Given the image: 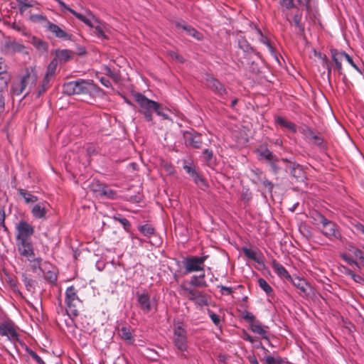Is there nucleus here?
I'll return each instance as SVG.
<instances>
[{
    "instance_id": "obj_43",
    "label": "nucleus",
    "mask_w": 364,
    "mask_h": 364,
    "mask_svg": "<svg viewBox=\"0 0 364 364\" xmlns=\"http://www.w3.org/2000/svg\"><path fill=\"white\" fill-rule=\"evenodd\" d=\"M139 230L145 236H149L154 233V228L148 224L140 226Z\"/></svg>"
},
{
    "instance_id": "obj_41",
    "label": "nucleus",
    "mask_w": 364,
    "mask_h": 364,
    "mask_svg": "<svg viewBox=\"0 0 364 364\" xmlns=\"http://www.w3.org/2000/svg\"><path fill=\"white\" fill-rule=\"evenodd\" d=\"M6 47L9 51L11 52H21L24 48L22 45L16 43L15 42H8L6 44Z\"/></svg>"
},
{
    "instance_id": "obj_8",
    "label": "nucleus",
    "mask_w": 364,
    "mask_h": 364,
    "mask_svg": "<svg viewBox=\"0 0 364 364\" xmlns=\"http://www.w3.org/2000/svg\"><path fill=\"white\" fill-rule=\"evenodd\" d=\"M320 221L322 224V233L328 239H340L341 234L338 228V226L333 222L328 220L324 216H320Z\"/></svg>"
},
{
    "instance_id": "obj_49",
    "label": "nucleus",
    "mask_w": 364,
    "mask_h": 364,
    "mask_svg": "<svg viewBox=\"0 0 364 364\" xmlns=\"http://www.w3.org/2000/svg\"><path fill=\"white\" fill-rule=\"evenodd\" d=\"M242 318L246 321L250 323V326L252 325V323L257 321L255 316L251 312L249 311H245L242 315Z\"/></svg>"
},
{
    "instance_id": "obj_57",
    "label": "nucleus",
    "mask_w": 364,
    "mask_h": 364,
    "mask_svg": "<svg viewBox=\"0 0 364 364\" xmlns=\"http://www.w3.org/2000/svg\"><path fill=\"white\" fill-rule=\"evenodd\" d=\"M348 274L351 277V278L358 283H361L362 282H364V278L361 276L355 274L353 271L348 270Z\"/></svg>"
},
{
    "instance_id": "obj_32",
    "label": "nucleus",
    "mask_w": 364,
    "mask_h": 364,
    "mask_svg": "<svg viewBox=\"0 0 364 364\" xmlns=\"http://www.w3.org/2000/svg\"><path fill=\"white\" fill-rule=\"evenodd\" d=\"M51 79L52 78L48 77V76H44V77L38 89V92H37L38 97L41 96L50 87Z\"/></svg>"
},
{
    "instance_id": "obj_55",
    "label": "nucleus",
    "mask_w": 364,
    "mask_h": 364,
    "mask_svg": "<svg viewBox=\"0 0 364 364\" xmlns=\"http://www.w3.org/2000/svg\"><path fill=\"white\" fill-rule=\"evenodd\" d=\"M257 33H258V35L260 36V38H261V41H262L264 44H265V45L268 47V48H269L270 50H272V46H271L270 43L269 42L268 39H267V38H265V37L263 36V34H262V33L261 30H260V29H257Z\"/></svg>"
},
{
    "instance_id": "obj_34",
    "label": "nucleus",
    "mask_w": 364,
    "mask_h": 364,
    "mask_svg": "<svg viewBox=\"0 0 364 364\" xmlns=\"http://www.w3.org/2000/svg\"><path fill=\"white\" fill-rule=\"evenodd\" d=\"M101 191L102 192L100 197H105L109 199H114L117 197V192L107 185H105Z\"/></svg>"
},
{
    "instance_id": "obj_60",
    "label": "nucleus",
    "mask_w": 364,
    "mask_h": 364,
    "mask_svg": "<svg viewBox=\"0 0 364 364\" xmlns=\"http://www.w3.org/2000/svg\"><path fill=\"white\" fill-rule=\"evenodd\" d=\"M341 257L343 260H345L348 264L350 265H355L356 267H359L358 262L350 258L346 255H342Z\"/></svg>"
},
{
    "instance_id": "obj_4",
    "label": "nucleus",
    "mask_w": 364,
    "mask_h": 364,
    "mask_svg": "<svg viewBox=\"0 0 364 364\" xmlns=\"http://www.w3.org/2000/svg\"><path fill=\"white\" fill-rule=\"evenodd\" d=\"M180 289L181 291V294L193 302L196 306L202 307L208 305V296L203 291L187 287L185 285H181Z\"/></svg>"
},
{
    "instance_id": "obj_10",
    "label": "nucleus",
    "mask_w": 364,
    "mask_h": 364,
    "mask_svg": "<svg viewBox=\"0 0 364 364\" xmlns=\"http://www.w3.org/2000/svg\"><path fill=\"white\" fill-rule=\"evenodd\" d=\"M16 245L20 256L26 259H29L35 256L36 254L32 239L17 240L16 241Z\"/></svg>"
},
{
    "instance_id": "obj_63",
    "label": "nucleus",
    "mask_w": 364,
    "mask_h": 364,
    "mask_svg": "<svg viewBox=\"0 0 364 364\" xmlns=\"http://www.w3.org/2000/svg\"><path fill=\"white\" fill-rule=\"evenodd\" d=\"M169 55L173 58V59H176V60H178V62L180 63H183V58L182 56H181L179 54H178L177 53L174 52V51H171L169 52Z\"/></svg>"
},
{
    "instance_id": "obj_21",
    "label": "nucleus",
    "mask_w": 364,
    "mask_h": 364,
    "mask_svg": "<svg viewBox=\"0 0 364 364\" xmlns=\"http://www.w3.org/2000/svg\"><path fill=\"white\" fill-rule=\"evenodd\" d=\"M331 58L335 63L336 68L340 75L343 74L342 60L346 59V53L343 51H338L336 49L331 50Z\"/></svg>"
},
{
    "instance_id": "obj_19",
    "label": "nucleus",
    "mask_w": 364,
    "mask_h": 364,
    "mask_svg": "<svg viewBox=\"0 0 364 364\" xmlns=\"http://www.w3.org/2000/svg\"><path fill=\"white\" fill-rule=\"evenodd\" d=\"M48 31L51 32L56 38L63 40H70L71 35L68 34L66 31L60 28L58 25L47 21L46 26Z\"/></svg>"
},
{
    "instance_id": "obj_12",
    "label": "nucleus",
    "mask_w": 364,
    "mask_h": 364,
    "mask_svg": "<svg viewBox=\"0 0 364 364\" xmlns=\"http://www.w3.org/2000/svg\"><path fill=\"white\" fill-rule=\"evenodd\" d=\"M49 210L50 204L47 201L43 200L35 204L32 207L31 213L35 219L46 220Z\"/></svg>"
},
{
    "instance_id": "obj_42",
    "label": "nucleus",
    "mask_w": 364,
    "mask_h": 364,
    "mask_svg": "<svg viewBox=\"0 0 364 364\" xmlns=\"http://www.w3.org/2000/svg\"><path fill=\"white\" fill-rule=\"evenodd\" d=\"M242 252L247 258L255 262H259V260L257 257V253L247 247H242Z\"/></svg>"
},
{
    "instance_id": "obj_1",
    "label": "nucleus",
    "mask_w": 364,
    "mask_h": 364,
    "mask_svg": "<svg viewBox=\"0 0 364 364\" xmlns=\"http://www.w3.org/2000/svg\"><path fill=\"white\" fill-rule=\"evenodd\" d=\"M135 101L139 106V112L144 115L147 122H151L153 119L152 113L154 112L157 115L162 117L164 119H168V114L164 112L162 105L147 98L144 95L136 92L134 95Z\"/></svg>"
},
{
    "instance_id": "obj_36",
    "label": "nucleus",
    "mask_w": 364,
    "mask_h": 364,
    "mask_svg": "<svg viewBox=\"0 0 364 364\" xmlns=\"http://www.w3.org/2000/svg\"><path fill=\"white\" fill-rule=\"evenodd\" d=\"M31 264V267L33 272H36L37 269H41V258L36 257V255L33 257H31L29 259H26Z\"/></svg>"
},
{
    "instance_id": "obj_22",
    "label": "nucleus",
    "mask_w": 364,
    "mask_h": 364,
    "mask_svg": "<svg viewBox=\"0 0 364 364\" xmlns=\"http://www.w3.org/2000/svg\"><path fill=\"white\" fill-rule=\"evenodd\" d=\"M301 132L307 139L312 141L315 144L320 146L323 144V140L320 134L316 133L310 127H305L302 128Z\"/></svg>"
},
{
    "instance_id": "obj_2",
    "label": "nucleus",
    "mask_w": 364,
    "mask_h": 364,
    "mask_svg": "<svg viewBox=\"0 0 364 364\" xmlns=\"http://www.w3.org/2000/svg\"><path fill=\"white\" fill-rule=\"evenodd\" d=\"M98 90V87L92 80H79L66 82L63 86V91L68 95H92Z\"/></svg>"
},
{
    "instance_id": "obj_9",
    "label": "nucleus",
    "mask_w": 364,
    "mask_h": 364,
    "mask_svg": "<svg viewBox=\"0 0 364 364\" xmlns=\"http://www.w3.org/2000/svg\"><path fill=\"white\" fill-rule=\"evenodd\" d=\"M18 327L11 321H6L0 323V336H6L11 342L18 341Z\"/></svg>"
},
{
    "instance_id": "obj_7",
    "label": "nucleus",
    "mask_w": 364,
    "mask_h": 364,
    "mask_svg": "<svg viewBox=\"0 0 364 364\" xmlns=\"http://www.w3.org/2000/svg\"><path fill=\"white\" fill-rule=\"evenodd\" d=\"M16 241L31 240L35 232L34 227L25 220H19L15 225Z\"/></svg>"
},
{
    "instance_id": "obj_51",
    "label": "nucleus",
    "mask_w": 364,
    "mask_h": 364,
    "mask_svg": "<svg viewBox=\"0 0 364 364\" xmlns=\"http://www.w3.org/2000/svg\"><path fill=\"white\" fill-rule=\"evenodd\" d=\"M278 161H279V159L277 157H274V159L273 160H271L269 162L272 172L276 174L278 173L280 170V168L277 165Z\"/></svg>"
},
{
    "instance_id": "obj_26",
    "label": "nucleus",
    "mask_w": 364,
    "mask_h": 364,
    "mask_svg": "<svg viewBox=\"0 0 364 364\" xmlns=\"http://www.w3.org/2000/svg\"><path fill=\"white\" fill-rule=\"evenodd\" d=\"M272 267L274 271V272L279 277H282V278H286L288 280L289 279H291V275L289 274V272H287V270L285 269V267L282 264H280L279 262H278L277 261H276L275 259H274L272 262Z\"/></svg>"
},
{
    "instance_id": "obj_29",
    "label": "nucleus",
    "mask_w": 364,
    "mask_h": 364,
    "mask_svg": "<svg viewBox=\"0 0 364 364\" xmlns=\"http://www.w3.org/2000/svg\"><path fill=\"white\" fill-rule=\"evenodd\" d=\"M119 335L123 340H124L129 344L133 343L134 341L129 326H122L119 331Z\"/></svg>"
},
{
    "instance_id": "obj_38",
    "label": "nucleus",
    "mask_w": 364,
    "mask_h": 364,
    "mask_svg": "<svg viewBox=\"0 0 364 364\" xmlns=\"http://www.w3.org/2000/svg\"><path fill=\"white\" fill-rule=\"evenodd\" d=\"M10 77L8 73L0 74V94L6 89Z\"/></svg>"
},
{
    "instance_id": "obj_44",
    "label": "nucleus",
    "mask_w": 364,
    "mask_h": 364,
    "mask_svg": "<svg viewBox=\"0 0 364 364\" xmlns=\"http://www.w3.org/2000/svg\"><path fill=\"white\" fill-rule=\"evenodd\" d=\"M190 284L194 287H206V282L200 280L197 276H193L190 281Z\"/></svg>"
},
{
    "instance_id": "obj_64",
    "label": "nucleus",
    "mask_w": 364,
    "mask_h": 364,
    "mask_svg": "<svg viewBox=\"0 0 364 364\" xmlns=\"http://www.w3.org/2000/svg\"><path fill=\"white\" fill-rule=\"evenodd\" d=\"M118 220L124 226V228L125 229L130 228L131 223L127 218H119Z\"/></svg>"
},
{
    "instance_id": "obj_20",
    "label": "nucleus",
    "mask_w": 364,
    "mask_h": 364,
    "mask_svg": "<svg viewBox=\"0 0 364 364\" xmlns=\"http://www.w3.org/2000/svg\"><path fill=\"white\" fill-rule=\"evenodd\" d=\"M298 3L299 5H296L294 1H281L282 6L289 11L287 15H293L297 11V9L303 10L304 7L309 10V1H306V4H304L303 1H298Z\"/></svg>"
},
{
    "instance_id": "obj_53",
    "label": "nucleus",
    "mask_w": 364,
    "mask_h": 364,
    "mask_svg": "<svg viewBox=\"0 0 364 364\" xmlns=\"http://www.w3.org/2000/svg\"><path fill=\"white\" fill-rule=\"evenodd\" d=\"M28 14H30V19L32 21L36 22V21H46V16L41 15V14H32L31 12L29 11H28Z\"/></svg>"
},
{
    "instance_id": "obj_40",
    "label": "nucleus",
    "mask_w": 364,
    "mask_h": 364,
    "mask_svg": "<svg viewBox=\"0 0 364 364\" xmlns=\"http://www.w3.org/2000/svg\"><path fill=\"white\" fill-rule=\"evenodd\" d=\"M258 284L259 287L267 294H269L273 291L272 288L269 286V284L267 282V281L264 279H259Z\"/></svg>"
},
{
    "instance_id": "obj_48",
    "label": "nucleus",
    "mask_w": 364,
    "mask_h": 364,
    "mask_svg": "<svg viewBox=\"0 0 364 364\" xmlns=\"http://www.w3.org/2000/svg\"><path fill=\"white\" fill-rule=\"evenodd\" d=\"M259 183L264 186L266 188H267V190L269 191V192H272V189H273V187H274V185L273 183L269 181L268 179L266 178L265 176H263V177H260L259 178Z\"/></svg>"
},
{
    "instance_id": "obj_56",
    "label": "nucleus",
    "mask_w": 364,
    "mask_h": 364,
    "mask_svg": "<svg viewBox=\"0 0 364 364\" xmlns=\"http://www.w3.org/2000/svg\"><path fill=\"white\" fill-rule=\"evenodd\" d=\"M45 278L50 283H55L57 281V275L54 272L50 271L46 272Z\"/></svg>"
},
{
    "instance_id": "obj_31",
    "label": "nucleus",
    "mask_w": 364,
    "mask_h": 364,
    "mask_svg": "<svg viewBox=\"0 0 364 364\" xmlns=\"http://www.w3.org/2000/svg\"><path fill=\"white\" fill-rule=\"evenodd\" d=\"M18 193L19 196L23 197L26 204L34 203L38 200V198L36 196L31 194L30 192L24 189L19 188L18 190Z\"/></svg>"
},
{
    "instance_id": "obj_50",
    "label": "nucleus",
    "mask_w": 364,
    "mask_h": 364,
    "mask_svg": "<svg viewBox=\"0 0 364 364\" xmlns=\"http://www.w3.org/2000/svg\"><path fill=\"white\" fill-rule=\"evenodd\" d=\"M19 11L21 14H25L27 13L29 8L33 6V4H28L26 1H19Z\"/></svg>"
},
{
    "instance_id": "obj_5",
    "label": "nucleus",
    "mask_w": 364,
    "mask_h": 364,
    "mask_svg": "<svg viewBox=\"0 0 364 364\" xmlns=\"http://www.w3.org/2000/svg\"><path fill=\"white\" fill-rule=\"evenodd\" d=\"M209 257V255H203L201 257L190 256L184 257L183 264L185 269L184 274H188L196 272H203L205 261Z\"/></svg>"
},
{
    "instance_id": "obj_39",
    "label": "nucleus",
    "mask_w": 364,
    "mask_h": 364,
    "mask_svg": "<svg viewBox=\"0 0 364 364\" xmlns=\"http://www.w3.org/2000/svg\"><path fill=\"white\" fill-rule=\"evenodd\" d=\"M192 178H193V180L194 181V182L198 186H200V188L204 189L205 188H206L208 186L205 179L198 172H196L192 176Z\"/></svg>"
},
{
    "instance_id": "obj_45",
    "label": "nucleus",
    "mask_w": 364,
    "mask_h": 364,
    "mask_svg": "<svg viewBox=\"0 0 364 364\" xmlns=\"http://www.w3.org/2000/svg\"><path fill=\"white\" fill-rule=\"evenodd\" d=\"M23 282L28 291H32L34 289V280L27 277L24 274L23 275Z\"/></svg>"
},
{
    "instance_id": "obj_16",
    "label": "nucleus",
    "mask_w": 364,
    "mask_h": 364,
    "mask_svg": "<svg viewBox=\"0 0 364 364\" xmlns=\"http://www.w3.org/2000/svg\"><path fill=\"white\" fill-rule=\"evenodd\" d=\"M137 296V301L140 306V309L144 312V313H149L150 312L154 307H155V303L151 301L149 295L146 293L143 294H136Z\"/></svg>"
},
{
    "instance_id": "obj_37",
    "label": "nucleus",
    "mask_w": 364,
    "mask_h": 364,
    "mask_svg": "<svg viewBox=\"0 0 364 364\" xmlns=\"http://www.w3.org/2000/svg\"><path fill=\"white\" fill-rule=\"evenodd\" d=\"M258 153L260 156L267 159L269 162L273 160L276 156H274L271 151L267 148L261 147L258 149Z\"/></svg>"
},
{
    "instance_id": "obj_14",
    "label": "nucleus",
    "mask_w": 364,
    "mask_h": 364,
    "mask_svg": "<svg viewBox=\"0 0 364 364\" xmlns=\"http://www.w3.org/2000/svg\"><path fill=\"white\" fill-rule=\"evenodd\" d=\"M37 77L35 74L27 73L21 80L20 82L14 85V92L16 95H21L26 89L28 85L36 83Z\"/></svg>"
},
{
    "instance_id": "obj_35",
    "label": "nucleus",
    "mask_w": 364,
    "mask_h": 364,
    "mask_svg": "<svg viewBox=\"0 0 364 364\" xmlns=\"http://www.w3.org/2000/svg\"><path fill=\"white\" fill-rule=\"evenodd\" d=\"M58 65V63H57L55 60L53 59L47 67V70L45 76H48V77L53 78L55 75Z\"/></svg>"
},
{
    "instance_id": "obj_13",
    "label": "nucleus",
    "mask_w": 364,
    "mask_h": 364,
    "mask_svg": "<svg viewBox=\"0 0 364 364\" xmlns=\"http://www.w3.org/2000/svg\"><path fill=\"white\" fill-rule=\"evenodd\" d=\"M282 161L287 164V168L297 181H303L306 178V173L301 165L287 159H282Z\"/></svg>"
},
{
    "instance_id": "obj_30",
    "label": "nucleus",
    "mask_w": 364,
    "mask_h": 364,
    "mask_svg": "<svg viewBox=\"0 0 364 364\" xmlns=\"http://www.w3.org/2000/svg\"><path fill=\"white\" fill-rule=\"evenodd\" d=\"M293 22L301 35L304 34V26L301 23L302 10L297 9L293 15Z\"/></svg>"
},
{
    "instance_id": "obj_52",
    "label": "nucleus",
    "mask_w": 364,
    "mask_h": 364,
    "mask_svg": "<svg viewBox=\"0 0 364 364\" xmlns=\"http://www.w3.org/2000/svg\"><path fill=\"white\" fill-rule=\"evenodd\" d=\"M203 158L205 159V161L207 162V163H210L211 160L213 159V151L210 150V149H205L203 151Z\"/></svg>"
},
{
    "instance_id": "obj_3",
    "label": "nucleus",
    "mask_w": 364,
    "mask_h": 364,
    "mask_svg": "<svg viewBox=\"0 0 364 364\" xmlns=\"http://www.w3.org/2000/svg\"><path fill=\"white\" fill-rule=\"evenodd\" d=\"M66 312L72 319L77 317L80 313L82 301L77 296V290L74 286H70L65 291Z\"/></svg>"
},
{
    "instance_id": "obj_6",
    "label": "nucleus",
    "mask_w": 364,
    "mask_h": 364,
    "mask_svg": "<svg viewBox=\"0 0 364 364\" xmlns=\"http://www.w3.org/2000/svg\"><path fill=\"white\" fill-rule=\"evenodd\" d=\"M174 346L178 350L183 353L188 349L187 331L181 323H176L173 326Z\"/></svg>"
},
{
    "instance_id": "obj_58",
    "label": "nucleus",
    "mask_w": 364,
    "mask_h": 364,
    "mask_svg": "<svg viewBox=\"0 0 364 364\" xmlns=\"http://www.w3.org/2000/svg\"><path fill=\"white\" fill-rule=\"evenodd\" d=\"M28 353L38 364H46L42 358L33 350H29Z\"/></svg>"
},
{
    "instance_id": "obj_15",
    "label": "nucleus",
    "mask_w": 364,
    "mask_h": 364,
    "mask_svg": "<svg viewBox=\"0 0 364 364\" xmlns=\"http://www.w3.org/2000/svg\"><path fill=\"white\" fill-rule=\"evenodd\" d=\"M183 137L186 146L194 149H200L203 144L202 135L196 132L187 131L184 132Z\"/></svg>"
},
{
    "instance_id": "obj_25",
    "label": "nucleus",
    "mask_w": 364,
    "mask_h": 364,
    "mask_svg": "<svg viewBox=\"0 0 364 364\" xmlns=\"http://www.w3.org/2000/svg\"><path fill=\"white\" fill-rule=\"evenodd\" d=\"M71 12L74 14V16L87 25L90 28L93 26L94 23L97 21V18H96L91 13H88L87 16H85L82 14L77 13L73 10H71Z\"/></svg>"
},
{
    "instance_id": "obj_28",
    "label": "nucleus",
    "mask_w": 364,
    "mask_h": 364,
    "mask_svg": "<svg viewBox=\"0 0 364 364\" xmlns=\"http://www.w3.org/2000/svg\"><path fill=\"white\" fill-rule=\"evenodd\" d=\"M250 330L262 336V338L268 340L267 326H262L259 321H256L250 326Z\"/></svg>"
},
{
    "instance_id": "obj_27",
    "label": "nucleus",
    "mask_w": 364,
    "mask_h": 364,
    "mask_svg": "<svg viewBox=\"0 0 364 364\" xmlns=\"http://www.w3.org/2000/svg\"><path fill=\"white\" fill-rule=\"evenodd\" d=\"M274 121L277 125L286 128L293 133L296 132V125L294 123L288 121L285 118L280 116H277L274 118Z\"/></svg>"
},
{
    "instance_id": "obj_59",
    "label": "nucleus",
    "mask_w": 364,
    "mask_h": 364,
    "mask_svg": "<svg viewBox=\"0 0 364 364\" xmlns=\"http://www.w3.org/2000/svg\"><path fill=\"white\" fill-rule=\"evenodd\" d=\"M209 316L215 325L218 326L220 324V318L218 314L213 313V311H209Z\"/></svg>"
},
{
    "instance_id": "obj_61",
    "label": "nucleus",
    "mask_w": 364,
    "mask_h": 364,
    "mask_svg": "<svg viewBox=\"0 0 364 364\" xmlns=\"http://www.w3.org/2000/svg\"><path fill=\"white\" fill-rule=\"evenodd\" d=\"M218 287L220 289V292L222 294L229 295L233 292V289L231 287H228L223 285H219Z\"/></svg>"
},
{
    "instance_id": "obj_33",
    "label": "nucleus",
    "mask_w": 364,
    "mask_h": 364,
    "mask_svg": "<svg viewBox=\"0 0 364 364\" xmlns=\"http://www.w3.org/2000/svg\"><path fill=\"white\" fill-rule=\"evenodd\" d=\"M31 43L40 51L45 52L48 50V43L37 37H33Z\"/></svg>"
},
{
    "instance_id": "obj_11",
    "label": "nucleus",
    "mask_w": 364,
    "mask_h": 364,
    "mask_svg": "<svg viewBox=\"0 0 364 364\" xmlns=\"http://www.w3.org/2000/svg\"><path fill=\"white\" fill-rule=\"evenodd\" d=\"M207 87L210 89L218 97L225 99L228 92L226 87L216 78L208 76L206 78Z\"/></svg>"
},
{
    "instance_id": "obj_46",
    "label": "nucleus",
    "mask_w": 364,
    "mask_h": 364,
    "mask_svg": "<svg viewBox=\"0 0 364 364\" xmlns=\"http://www.w3.org/2000/svg\"><path fill=\"white\" fill-rule=\"evenodd\" d=\"M105 185V184L101 183L99 181L93 182L91 184L92 191L96 193L97 196H100L102 192L101 190L102 189V188H104Z\"/></svg>"
},
{
    "instance_id": "obj_24",
    "label": "nucleus",
    "mask_w": 364,
    "mask_h": 364,
    "mask_svg": "<svg viewBox=\"0 0 364 364\" xmlns=\"http://www.w3.org/2000/svg\"><path fill=\"white\" fill-rule=\"evenodd\" d=\"M289 280H291L294 286L300 291L303 296L308 295L309 285L305 279L300 277H291Z\"/></svg>"
},
{
    "instance_id": "obj_23",
    "label": "nucleus",
    "mask_w": 364,
    "mask_h": 364,
    "mask_svg": "<svg viewBox=\"0 0 364 364\" xmlns=\"http://www.w3.org/2000/svg\"><path fill=\"white\" fill-rule=\"evenodd\" d=\"M91 33L96 36L100 39H108L107 36L105 34V26L100 22L98 19L91 27Z\"/></svg>"
},
{
    "instance_id": "obj_54",
    "label": "nucleus",
    "mask_w": 364,
    "mask_h": 364,
    "mask_svg": "<svg viewBox=\"0 0 364 364\" xmlns=\"http://www.w3.org/2000/svg\"><path fill=\"white\" fill-rule=\"evenodd\" d=\"M5 212L4 209L0 208V227L4 228L5 232H8V228L5 225Z\"/></svg>"
},
{
    "instance_id": "obj_62",
    "label": "nucleus",
    "mask_w": 364,
    "mask_h": 364,
    "mask_svg": "<svg viewBox=\"0 0 364 364\" xmlns=\"http://www.w3.org/2000/svg\"><path fill=\"white\" fill-rule=\"evenodd\" d=\"M240 48H242L245 52H249L251 49L250 45L247 43L246 41H242L239 42Z\"/></svg>"
},
{
    "instance_id": "obj_47",
    "label": "nucleus",
    "mask_w": 364,
    "mask_h": 364,
    "mask_svg": "<svg viewBox=\"0 0 364 364\" xmlns=\"http://www.w3.org/2000/svg\"><path fill=\"white\" fill-rule=\"evenodd\" d=\"M264 360L267 364H282L283 360L280 358H274L271 355H268L264 358Z\"/></svg>"
},
{
    "instance_id": "obj_17",
    "label": "nucleus",
    "mask_w": 364,
    "mask_h": 364,
    "mask_svg": "<svg viewBox=\"0 0 364 364\" xmlns=\"http://www.w3.org/2000/svg\"><path fill=\"white\" fill-rule=\"evenodd\" d=\"M176 26L178 28H181L188 35L193 37L198 41H201L203 38V36L201 33L198 32L194 28L188 25L183 21H176L174 22Z\"/></svg>"
},
{
    "instance_id": "obj_18",
    "label": "nucleus",
    "mask_w": 364,
    "mask_h": 364,
    "mask_svg": "<svg viewBox=\"0 0 364 364\" xmlns=\"http://www.w3.org/2000/svg\"><path fill=\"white\" fill-rule=\"evenodd\" d=\"M74 56V51L68 49H58L55 51V58L53 60L58 64H63L72 60Z\"/></svg>"
}]
</instances>
